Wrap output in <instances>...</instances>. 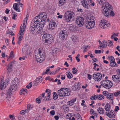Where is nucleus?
Instances as JSON below:
<instances>
[{
	"mask_svg": "<svg viewBox=\"0 0 120 120\" xmlns=\"http://www.w3.org/2000/svg\"><path fill=\"white\" fill-rule=\"evenodd\" d=\"M76 99L75 98L73 99L70 101H68L67 102V104L68 105L71 106L73 104L74 102L76 101Z\"/></svg>",
	"mask_w": 120,
	"mask_h": 120,
	"instance_id": "nucleus-24",
	"label": "nucleus"
},
{
	"mask_svg": "<svg viewBox=\"0 0 120 120\" xmlns=\"http://www.w3.org/2000/svg\"><path fill=\"white\" fill-rule=\"evenodd\" d=\"M32 84H29L26 86V87L27 88L29 89L30 88L32 87Z\"/></svg>",
	"mask_w": 120,
	"mask_h": 120,
	"instance_id": "nucleus-53",
	"label": "nucleus"
},
{
	"mask_svg": "<svg viewBox=\"0 0 120 120\" xmlns=\"http://www.w3.org/2000/svg\"><path fill=\"white\" fill-rule=\"evenodd\" d=\"M81 87L79 82L76 83L72 86V89L73 90L76 91L79 90Z\"/></svg>",
	"mask_w": 120,
	"mask_h": 120,
	"instance_id": "nucleus-18",
	"label": "nucleus"
},
{
	"mask_svg": "<svg viewBox=\"0 0 120 120\" xmlns=\"http://www.w3.org/2000/svg\"><path fill=\"white\" fill-rule=\"evenodd\" d=\"M90 112L91 114H92L93 115L96 114V113L94 112V110L93 109H91Z\"/></svg>",
	"mask_w": 120,
	"mask_h": 120,
	"instance_id": "nucleus-54",
	"label": "nucleus"
},
{
	"mask_svg": "<svg viewBox=\"0 0 120 120\" xmlns=\"http://www.w3.org/2000/svg\"><path fill=\"white\" fill-rule=\"evenodd\" d=\"M72 72L73 74H76L77 73L78 70L76 68H72Z\"/></svg>",
	"mask_w": 120,
	"mask_h": 120,
	"instance_id": "nucleus-35",
	"label": "nucleus"
},
{
	"mask_svg": "<svg viewBox=\"0 0 120 120\" xmlns=\"http://www.w3.org/2000/svg\"><path fill=\"white\" fill-rule=\"evenodd\" d=\"M87 76H88L87 78H88V79L89 80H90L91 79V77H92L91 75L89 74H88Z\"/></svg>",
	"mask_w": 120,
	"mask_h": 120,
	"instance_id": "nucleus-58",
	"label": "nucleus"
},
{
	"mask_svg": "<svg viewBox=\"0 0 120 120\" xmlns=\"http://www.w3.org/2000/svg\"><path fill=\"white\" fill-rule=\"evenodd\" d=\"M112 79L115 82H120V76L119 75H113L112 76Z\"/></svg>",
	"mask_w": 120,
	"mask_h": 120,
	"instance_id": "nucleus-19",
	"label": "nucleus"
},
{
	"mask_svg": "<svg viewBox=\"0 0 120 120\" xmlns=\"http://www.w3.org/2000/svg\"><path fill=\"white\" fill-rule=\"evenodd\" d=\"M99 26L102 28L105 29L107 28L110 26V24L106 20L103 19L101 20Z\"/></svg>",
	"mask_w": 120,
	"mask_h": 120,
	"instance_id": "nucleus-11",
	"label": "nucleus"
},
{
	"mask_svg": "<svg viewBox=\"0 0 120 120\" xmlns=\"http://www.w3.org/2000/svg\"><path fill=\"white\" fill-rule=\"evenodd\" d=\"M66 74L67 75L68 78L69 79H71L73 77L72 75L70 72H66Z\"/></svg>",
	"mask_w": 120,
	"mask_h": 120,
	"instance_id": "nucleus-29",
	"label": "nucleus"
},
{
	"mask_svg": "<svg viewBox=\"0 0 120 120\" xmlns=\"http://www.w3.org/2000/svg\"><path fill=\"white\" fill-rule=\"evenodd\" d=\"M12 65L11 64V63H9L8 65L7 68V70H8L9 69H11L12 68Z\"/></svg>",
	"mask_w": 120,
	"mask_h": 120,
	"instance_id": "nucleus-38",
	"label": "nucleus"
},
{
	"mask_svg": "<svg viewBox=\"0 0 120 120\" xmlns=\"http://www.w3.org/2000/svg\"><path fill=\"white\" fill-rule=\"evenodd\" d=\"M47 14L44 15V16L42 19V22H41L40 24H39L40 26V28L41 29H43L44 26L45 22V21L46 20V19L47 18Z\"/></svg>",
	"mask_w": 120,
	"mask_h": 120,
	"instance_id": "nucleus-17",
	"label": "nucleus"
},
{
	"mask_svg": "<svg viewBox=\"0 0 120 120\" xmlns=\"http://www.w3.org/2000/svg\"><path fill=\"white\" fill-rule=\"evenodd\" d=\"M92 1V0H82L81 3L84 7L88 9L90 7L89 2L91 3Z\"/></svg>",
	"mask_w": 120,
	"mask_h": 120,
	"instance_id": "nucleus-12",
	"label": "nucleus"
},
{
	"mask_svg": "<svg viewBox=\"0 0 120 120\" xmlns=\"http://www.w3.org/2000/svg\"><path fill=\"white\" fill-rule=\"evenodd\" d=\"M98 111L100 114H103L104 112V109L101 107H99L97 110Z\"/></svg>",
	"mask_w": 120,
	"mask_h": 120,
	"instance_id": "nucleus-31",
	"label": "nucleus"
},
{
	"mask_svg": "<svg viewBox=\"0 0 120 120\" xmlns=\"http://www.w3.org/2000/svg\"><path fill=\"white\" fill-rule=\"evenodd\" d=\"M46 14L45 12L40 13L36 16L33 20L35 22H36L39 23V24H40L41 22H42V18Z\"/></svg>",
	"mask_w": 120,
	"mask_h": 120,
	"instance_id": "nucleus-10",
	"label": "nucleus"
},
{
	"mask_svg": "<svg viewBox=\"0 0 120 120\" xmlns=\"http://www.w3.org/2000/svg\"><path fill=\"white\" fill-rule=\"evenodd\" d=\"M9 117L10 118L11 120H14L15 119V117H14L13 115H9Z\"/></svg>",
	"mask_w": 120,
	"mask_h": 120,
	"instance_id": "nucleus-55",
	"label": "nucleus"
},
{
	"mask_svg": "<svg viewBox=\"0 0 120 120\" xmlns=\"http://www.w3.org/2000/svg\"><path fill=\"white\" fill-rule=\"evenodd\" d=\"M107 44V42L106 41H104L102 43V47L103 48H104L106 47Z\"/></svg>",
	"mask_w": 120,
	"mask_h": 120,
	"instance_id": "nucleus-43",
	"label": "nucleus"
},
{
	"mask_svg": "<svg viewBox=\"0 0 120 120\" xmlns=\"http://www.w3.org/2000/svg\"><path fill=\"white\" fill-rule=\"evenodd\" d=\"M111 108V106L110 105H109V106H108V108H107V110H105L106 111H110V109Z\"/></svg>",
	"mask_w": 120,
	"mask_h": 120,
	"instance_id": "nucleus-59",
	"label": "nucleus"
},
{
	"mask_svg": "<svg viewBox=\"0 0 120 120\" xmlns=\"http://www.w3.org/2000/svg\"><path fill=\"white\" fill-rule=\"evenodd\" d=\"M111 9H110L109 10V13H108V16L107 17V16H106V15H104L105 16H106V17H109V13H110V15L111 16H113L114 15V12L112 11H111V9L112 8V7H111Z\"/></svg>",
	"mask_w": 120,
	"mask_h": 120,
	"instance_id": "nucleus-32",
	"label": "nucleus"
},
{
	"mask_svg": "<svg viewBox=\"0 0 120 120\" xmlns=\"http://www.w3.org/2000/svg\"><path fill=\"white\" fill-rule=\"evenodd\" d=\"M89 19H87V21L85 22H84V19L82 17H78L76 18V23L79 26H81L83 24L86 28L88 29H90L93 28L95 25V22L94 20L92 19L91 20L90 18L89 20Z\"/></svg>",
	"mask_w": 120,
	"mask_h": 120,
	"instance_id": "nucleus-1",
	"label": "nucleus"
},
{
	"mask_svg": "<svg viewBox=\"0 0 120 120\" xmlns=\"http://www.w3.org/2000/svg\"><path fill=\"white\" fill-rule=\"evenodd\" d=\"M61 29V30L60 32V34H61V36H60L61 37L60 38V39L63 42V41L64 40V35L66 34V29L65 27L64 28L62 27Z\"/></svg>",
	"mask_w": 120,
	"mask_h": 120,
	"instance_id": "nucleus-15",
	"label": "nucleus"
},
{
	"mask_svg": "<svg viewBox=\"0 0 120 120\" xmlns=\"http://www.w3.org/2000/svg\"><path fill=\"white\" fill-rule=\"evenodd\" d=\"M52 79H51L49 77H48L45 78V80H52Z\"/></svg>",
	"mask_w": 120,
	"mask_h": 120,
	"instance_id": "nucleus-63",
	"label": "nucleus"
},
{
	"mask_svg": "<svg viewBox=\"0 0 120 120\" xmlns=\"http://www.w3.org/2000/svg\"><path fill=\"white\" fill-rule=\"evenodd\" d=\"M53 94V98L54 99L56 100V99L58 97V96L56 94V93L55 92H54Z\"/></svg>",
	"mask_w": 120,
	"mask_h": 120,
	"instance_id": "nucleus-41",
	"label": "nucleus"
},
{
	"mask_svg": "<svg viewBox=\"0 0 120 120\" xmlns=\"http://www.w3.org/2000/svg\"><path fill=\"white\" fill-rule=\"evenodd\" d=\"M71 115L70 114H69L68 115H67L66 116V118L67 119H68L69 120H75V118L74 117H68V116L69 117V116H70Z\"/></svg>",
	"mask_w": 120,
	"mask_h": 120,
	"instance_id": "nucleus-36",
	"label": "nucleus"
},
{
	"mask_svg": "<svg viewBox=\"0 0 120 120\" xmlns=\"http://www.w3.org/2000/svg\"><path fill=\"white\" fill-rule=\"evenodd\" d=\"M40 25L39 23L35 22L33 20L30 24L29 30L32 34H38L39 33L38 31L41 30L43 29L40 28Z\"/></svg>",
	"mask_w": 120,
	"mask_h": 120,
	"instance_id": "nucleus-2",
	"label": "nucleus"
},
{
	"mask_svg": "<svg viewBox=\"0 0 120 120\" xmlns=\"http://www.w3.org/2000/svg\"><path fill=\"white\" fill-rule=\"evenodd\" d=\"M62 108L64 110V112L66 113L67 111H68L69 109V108L68 107V106L67 105H64L63 106Z\"/></svg>",
	"mask_w": 120,
	"mask_h": 120,
	"instance_id": "nucleus-28",
	"label": "nucleus"
},
{
	"mask_svg": "<svg viewBox=\"0 0 120 120\" xmlns=\"http://www.w3.org/2000/svg\"><path fill=\"white\" fill-rule=\"evenodd\" d=\"M102 93L105 96L107 97L109 93L107 91H104Z\"/></svg>",
	"mask_w": 120,
	"mask_h": 120,
	"instance_id": "nucleus-46",
	"label": "nucleus"
},
{
	"mask_svg": "<svg viewBox=\"0 0 120 120\" xmlns=\"http://www.w3.org/2000/svg\"><path fill=\"white\" fill-rule=\"evenodd\" d=\"M101 52V50H96L95 51V53L96 54H97V53H100Z\"/></svg>",
	"mask_w": 120,
	"mask_h": 120,
	"instance_id": "nucleus-52",
	"label": "nucleus"
},
{
	"mask_svg": "<svg viewBox=\"0 0 120 120\" xmlns=\"http://www.w3.org/2000/svg\"><path fill=\"white\" fill-rule=\"evenodd\" d=\"M101 85L99 86V88H101L102 86L107 89H109L113 85L112 82L108 80H104L102 81L100 83Z\"/></svg>",
	"mask_w": 120,
	"mask_h": 120,
	"instance_id": "nucleus-8",
	"label": "nucleus"
},
{
	"mask_svg": "<svg viewBox=\"0 0 120 120\" xmlns=\"http://www.w3.org/2000/svg\"><path fill=\"white\" fill-rule=\"evenodd\" d=\"M71 93L70 90L69 89L66 88L60 89V97L68 96Z\"/></svg>",
	"mask_w": 120,
	"mask_h": 120,
	"instance_id": "nucleus-9",
	"label": "nucleus"
},
{
	"mask_svg": "<svg viewBox=\"0 0 120 120\" xmlns=\"http://www.w3.org/2000/svg\"><path fill=\"white\" fill-rule=\"evenodd\" d=\"M50 100V97H49L47 96L45 97L44 99H43V100H42V101H47Z\"/></svg>",
	"mask_w": 120,
	"mask_h": 120,
	"instance_id": "nucleus-37",
	"label": "nucleus"
},
{
	"mask_svg": "<svg viewBox=\"0 0 120 120\" xmlns=\"http://www.w3.org/2000/svg\"><path fill=\"white\" fill-rule=\"evenodd\" d=\"M42 35H43L42 41L43 43L46 44L48 43L50 44L53 41V37L51 35L47 34L44 31L42 32Z\"/></svg>",
	"mask_w": 120,
	"mask_h": 120,
	"instance_id": "nucleus-5",
	"label": "nucleus"
},
{
	"mask_svg": "<svg viewBox=\"0 0 120 120\" xmlns=\"http://www.w3.org/2000/svg\"><path fill=\"white\" fill-rule=\"evenodd\" d=\"M19 4L16 3H15L13 5V8L14 10L17 11L18 12H20V10L18 6Z\"/></svg>",
	"mask_w": 120,
	"mask_h": 120,
	"instance_id": "nucleus-21",
	"label": "nucleus"
},
{
	"mask_svg": "<svg viewBox=\"0 0 120 120\" xmlns=\"http://www.w3.org/2000/svg\"><path fill=\"white\" fill-rule=\"evenodd\" d=\"M8 39H6L5 40V42L6 43V44L7 45H8L9 44V42H8Z\"/></svg>",
	"mask_w": 120,
	"mask_h": 120,
	"instance_id": "nucleus-61",
	"label": "nucleus"
},
{
	"mask_svg": "<svg viewBox=\"0 0 120 120\" xmlns=\"http://www.w3.org/2000/svg\"><path fill=\"white\" fill-rule=\"evenodd\" d=\"M8 85V82L5 80L4 81V79L2 78H0V86L1 90L5 88Z\"/></svg>",
	"mask_w": 120,
	"mask_h": 120,
	"instance_id": "nucleus-13",
	"label": "nucleus"
},
{
	"mask_svg": "<svg viewBox=\"0 0 120 120\" xmlns=\"http://www.w3.org/2000/svg\"><path fill=\"white\" fill-rule=\"evenodd\" d=\"M20 34L19 37L18 38V40L19 41H21L22 38L24 34L23 30H20Z\"/></svg>",
	"mask_w": 120,
	"mask_h": 120,
	"instance_id": "nucleus-27",
	"label": "nucleus"
},
{
	"mask_svg": "<svg viewBox=\"0 0 120 120\" xmlns=\"http://www.w3.org/2000/svg\"><path fill=\"white\" fill-rule=\"evenodd\" d=\"M19 79L17 77L15 78L12 82L11 85L9 87V89L7 91L8 95V94H12L13 93L17 88L16 84L18 83Z\"/></svg>",
	"mask_w": 120,
	"mask_h": 120,
	"instance_id": "nucleus-6",
	"label": "nucleus"
},
{
	"mask_svg": "<svg viewBox=\"0 0 120 120\" xmlns=\"http://www.w3.org/2000/svg\"><path fill=\"white\" fill-rule=\"evenodd\" d=\"M110 111V112H109L108 113L107 116L110 118L113 117L114 113V111L113 110H111V111Z\"/></svg>",
	"mask_w": 120,
	"mask_h": 120,
	"instance_id": "nucleus-22",
	"label": "nucleus"
},
{
	"mask_svg": "<svg viewBox=\"0 0 120 120\" xmlns=\"http://www.w3.org/2000/svg\"><path fill=\"white\" fill-rule=\"evenodd\" d=\"M66 15L65 19L67 22L72 21L74 20L75 15L72 11H67L65 13Z\"/></svg>",
	"mask_w": 120,
	"mask_h": 120,
	"instance_id": "nucleus-7",
	"label": "nucleus"
},
{
	"mask_svg": "<svg viewBox=\"0 0 120 120\" xmlns=\"http://www.w3.org/2000/svg\"><path fill=\"white\" fill-rule=\"evenodd\" d=\"M26 23H23V26L22 27L20 30H23L24 32L26 28Z\"/></svg>",
	"mask_w": 120,
	"mask_h": 120,
	"instance_id": "nucleus-39",
	"label": "nucleus"
},
{
	"mask_svg": "<svg viewBox=\"0 0 120 120\" xmlns=\"http://www.w3.org/2000/svg\"><path fill=\"white\" fill-rule=\"evenodd\" d=\"M32 107H31V105H27V109L29 110H30L32 109Z\"/></svg>",
	"mask_w": 120,
	"mask_h": 120,
	"instance_id": "nucleus-50",
	"label": "nucleus"
},
{
	"mask_svg": "<svg viewBox=\"0 0 120 120\" xmlns=\"http://www.w3.org/2000/svg\"><path fill=\"white\" fill-rule=\"evenodd\" d=\"M99 4H104L102 9V12L104 15L108 16L109 12L111 9V5L108 2H105V0H97Z\"/></svg>",
	"mask_w": 120,
	"mask_h": 120,
	"instance_id": "nucleus-4",
	"label": "nucleus"
},
{
	"mask_svg": "<svg viewBox=\"0 0 120 120\" xmlns=\"http://www.w3.org/2000/svg\"><path fill=\"white\" fill-rule=\"evenodd\" d=\"M40 99L41 100H43L41 96L39 97L38 98H37L36 99V102L38 104L40 103L41 101Z\"/></svg>",
	"mask_w": 120,
	"mask_h": 120,
	"instance_id": "nucleus-34",
	"label": "nucleus"
},
{
	"mask_svg": "<svg viewBox=\"0 0 120 120\" xmlns=\"http://www.w3.org/2000/svg\"><path fill=\"white\" fill-rule=\"evenodd\" d=\"M35 58L38 62L42 63L45 60V55L42 49L39 48L36 49L35 52Z\"/></svg>",
	"mask_w": 120,
	"mask_h": 120,
	"instance_id": "nucleus-3",
	"label": "nucleus"
},
{
	"mask_svg": "<svg viewBox=\"0 0 120 120\" xmlns=\"http://www.w3.org/2000/svg\"><path fill=\"white\" fill-rule=\"evenodd\" d=\"M93 78L95 81H100L102 77V75L99 73L96 74H94L93 75Z\"/></svg>",
	"mask_w": 120,
	"mask_h": 120,
	"instance_id": "nucleus-14",
	"label": "nucleus"
},
{
	"mask_svg": "<svg viewBox=\"0 0 120 120\" xmlns=\"http://www.w3.org/2000/svg\"><path fill=\"white\" fill-rule=\"evenodd\" d=\"M90 99L92 100H96L97 99V95L94 94L91 97Z\"/></svg>",
	"mask_w": 120,
	"mask_h": 120,
	"instance_id": "nucleus-42",
	"label": "nucleus"
},
{
	"mask_svg": "<svg viewBox=\"0 0 120 120\" xmlns=\"http://www.w3.org/2000/svg\"><path fill=\"white\" fill-rule=\"evenodd\" d=\"M27 20V18H25L23 21V23H26Z\"/></svg>",
	"mask_w": 120,
	"mask_h": 120,
	"instance_id": "nucleus-62",
	"label": "nucleus"
},
{
	"mask_svg": "<svg viewBox=\"0 0 120 120\" xmlns=\"http://www.w3.org/2000/svg\"><path fill=\"white\" fill-rule=\"evenodd\" d=\"M13 52L12 51H11L10 53V56H9V57L10 58H11L12 57L13 55Z\"/></svg>",
	"mask_w": 120,
	"mask_h": 120,
	"instance_id": "nucleus-64",
	"label": "nucleus"
},
{
	"mask_svg": "<svg viewBox=\"0 0 120 120\" xmlns=\"http://www.w3.org/2000/svg\"><path fill=\"white\" fill-rule=\"evenodd\" d=\"M13 16L12 17V19H14L15 20H16V18L15 17L17 16V15L16 14H13Z\"/></svg>",
	"mask_w": 120,
	"mask_h": 120,
	"instance_id": "nucleus-56",
	"label": "nucleus"
},
{
	"mask_svg": "<svg viewBox=\"0 0 120 120\" xmlns=\"http://www.w3.org/2000/svg\"><path fill=\"white\" fill-rule=\"evenodd\" d=\"M97 98L100 100H101L104 98V96L101 94H99L97 95Z\"/></svg>",
	"mask_w": 120,
	"mask_h": 120,
	"instance_id": "nucleus-30",
	"label": "nucleus"
},
{
	"mask_svg": "<svg viewBox=\"0 0 120 120\" xmlns=\"http://www.w3.org/2000/svg\"><path fill=\"white\" fill-rule=\"evenodd\" d=\"M27 46H24L22 49V52L23 54H25L26 53L28 49Z\"/></svg>",
	"mask_w": 120,
	"mask_h": 120,
	"instance_id": "nucleus-25",
	"label": "nucleus"
},
{
	"mask_svg": "<svg viewBox=\"0 0 120 120\" xmlns=\"http://www.w3.org/2000/svg\"><path fill=\"white\" fill-rule=\"evenodd\" d=\"M109 58V59L110 60H115L114 58L112 56H110Z\"/></svg>",
	"mask_w": 120,
	"mask_h": 120,
	"instance_id": "nucleus-60",
	"label": "nucleus"
},
{
	"mask_svg": "<svg viewBox=\"0 0 120 120\" xmlns=\"http://www.w3.org/2000/svg\"><path fill=\"white\" fill-rule=\"evenodd\" d=\"M56 26L55 22L54 21L51 20L48 28L49 29L51 30L54 29L55 26Z\"/></svg>",
	"mask_w": 120,
	"mask_h": 120,
	"instance_id": "nucleus-16",
	"label": "nucleus"
},
{
	"mask_svg": "<svg viewBox=\"0 0 120 120\" xmlns=\"http://www.w3.org/2000/svg\"><path fill=\"white\" fill-rule=\"evenodd\" d=\"M50 115L51 116H53L55 114V111L54 110H52L50 112Z\"/></svg>",
	"mask_w": 120,
	"mask_h": 120,
	"instance_id": "nucleus-48",
	"label": "nucleus"
},
{
	"mask_svg": "<svg viewBox=\"0 0 120 120\" xmlns=\"http://www.w3.org/2000/svg\"><path fill=\"white\" fill-rule=\"evenodd\" d=\"M45 92L46 93H47V96L49 97H50L51 93V90H50L49 89H47L46 90Z\"/></svg>",
	"mask_w": 120,
	"mask_h": 120,
	"instance_id": "nucleus-33",
	"label": "nucleus"
},
{
	"mask_svg": "<svg viewBox=\"0 0 120 120\" xmlns=\"http://www.w3.org/2000/svg\"><path fill=\"white\" fill-rule=\"evenodd\" d=\"M120 94V91L116 92L114 93V95L115 96H117L119 95Z\"/></svg>",
	"mask_w": 120,
	"mask_h": 120,
	"instance_id": "nucleus-45",
	"label": "nucleus"
},
{
	"mask_svg": "<svg viewBox=\"0 0 120 120\" xmlns=\"http://www.w3.org/2000/svg\"><path fill=\"white\" fill-rule=\"evenodd\" d=\"M88 47H89L90 46L89 45H87V46H83L82 48V49H87V48Z\"/></svg>",
	"mask_w": 120,
	"mask_h": 120,
	"instance_id": "nucleus-57",
	"label": "nucleus"
},
{
	"mask_svg": "<svg viewBox=\"0 0 120 120\" xmlns=\"http://www.w3.org/2000/svg\"><path fill=\"white\" fill-rule=\"evenodd\" d=\"M60 49H58L57 48H55L53 49L52 51L51 52V53L52 54H53L55 53H57L59 51Z\"/></svg>",
	"mask_w": 120,
	"mask_h": 120,
	"instance_id": "nucleus-26",
	"label": "nucleus"
},
{
	"mask_svg": "<svg viewBox=\"0 0 120 120\" xmlns=\"http://www.w3.org/2000/svg\"><path fill=\"white\" fill-rule=\"evenodd\" d=\"M113 93H109L107 97L106 98L107 99H110L112 100V103H113Z\"/></svg>",
	"mask_w": 120,
	"mask_h": 120,
	"instance_id": "nucleus-20",
	"label": "nucleus"
},
{
	"mask_svg": "<svg viewBox=\"0 0 120 120\" xmlns=\"http://www.w3.org/2000/svg\"><path fill=\"white\" fill-rule=\"evenodd\" d=\"M27 92V90L26 89H21L19 92V94L20 95L23 94L24 95L26 94V93Z\"/></svg>",
	"mask_w": 120,
	"mask_h": 120,
	"instance_id": "nucleus-23",
	"label": "nucleus"
},
{
	"mask_svg": "<svg viewBox=\"0 0 120 120\" xmlns=\"http://www.w3.org/2000/svg\"><path fill=\"white\" fill-rule=\"evenodd\" d=\"M108 43H109L108 45L109 46H111L113 45L112 42L111 41L109 40L108 42Z\"/></svg>",
	"mask_w": 120,
	"mask_h": 120,
	"instance_id": "nucleus-47",
	"label": "nucleus"
},
{
	"mask_svg": "<svg viewBox=\"0 0 120 120\" xmlns=\"http://www.w3.org/2000/svg\"><path fill=\"white\" fill-rule=\"evenodd\" d=\"M66 0H60V4L61 5H63L66 2Z\"/></svg>",
	"mask_w": 120,
	"mask_h": 120,
	"instance_id": "nucleus-49",
	"label": "nucleus"
},
{
	"mask_svg": "<svg viewBox=\"0 0 120 120\" xmlns=\"http://www.w3.org/2000/svg\"><path fill=\"white\" fill-rule=\"evenodd\" d=\"M36 80L39 82V81H41L42 80V78L41 76H39L38 78H37Z\"/></svg>",
	"mask_w": 120,
	"mask_h": 120,
	"instance_id": "nucleus-44",
	"label": "nucleus"
},
{
	"mask_svg": "<svg viewBox=\"0 0 120 120\" xmlns=\"http://www.w3.org/2000/svg\"><path fill=\"white\" fill-rule=\"evenodd\" d=\"M109 105H109V103H107L105 106V110H107V109L108 108V106H109Z\"/></svg>",
	"mask_w": 120,
	"mask_h": 120,
	"instance_id": "nucleus-51",
	"label": "nucleus"
},
{
	"mask_svg": "<svg viewBox=\"0 0 120 120\" xmlns=\"http://www.w3.org/2000/svg\"><path fill=\"white\" fill-rule=\"evenodd\" d=\"M39 84V82L37 81V80H35L33 83V85L34 86H36Z\"/></svg>",
	"mask_w": 120,
	"mask_h": 120,
	"instance_id": "nucleus-40",
	"label": "nucleus"
}]
</instances>
